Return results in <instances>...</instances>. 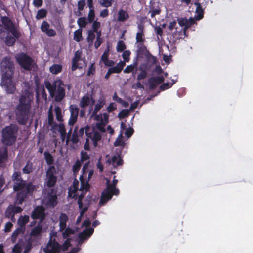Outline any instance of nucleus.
Segmentation results:
<instances>
[{"mask_svg":"<svg viewBox=\"0 0 253 253\" xmlns=\"http://www.w3.org/2000/svg\"><path fill=\"white\" fill-rule=\"evenodd\" d=\"M33 163L28 161L26 166L23 168L22 171L24 174H30L33 172Z\"/></svg>","mask_w":253,"mask_h":253,"instance_id":"obj_29","label":"nucleus"},{"mask_svg":"<svg viewBox=\"0 0 253 253\" xmlns=\"http://www.w3.org/2000/svg\"><path fill=\"white\" fill-rule=\"evenodd\" d=\"M16 39L14 36L7 35L5 38L4 42L8 46H12L14 45Z\"/></svg>","mask_w":253,"mask_h":253,"instance_id":"obj_30","label":"nucleus"},{"mask_svg":"<svg viewBox=\"0 0 253 253\" xmlns=\"http://www.w3.org/2000/svg\"><path fill=\"white\" fill-rule=\"evenodd\" d=\"M22 211L23 209L21 207L10 205L8 206L5 211V216L8 218L11 219L12 221H14V220H15V214L17 213H20Z\"/></svg>","mask_w":253,"mask_h":253,"instance_id":"obj_11","label":"nucleus"},{"mask_svg":"<svg viewBox=\"0 0 253 253\" xmlns=\"http://www.w3.org/2000/svg\"><path fill=\"white\" fill-rule=\"evenodd\" d=\"M19 65L26 71H31L34 67V61L29 55L24 53H21L15 57Z\"/></svg>","mask_w":253,"mask_h":253,"instance_id":"obj_6","label":"nucleus"},{"mask_svg":"<svg viewBox=\"0 0 253 253\" xmlns=\"http://www.w3.org/2000/svg\"><path fill=\"white\" fill-rule=\"evenodd\" d=\"M164 81V78L162 76L152 77L150 78L148 80L150 89H154L158 85L162 83Z\"/></svg>","mask_w":253,"mask_h":253,"instance_id":"obj_16","label":"nucleus"},{"mask_svg":"<svg viewBox=\"0 0 253 253\" xmlns=\"http://www.w3.org/2000/svg\"><path fill=\"white\" fill-rule=\"evenodd\" d=\"M90 158L89 155L87 154V153L86 152H84L82 151L81 153V160L80 161L81 163L84 162L85 161L89 160Z\"/></svg>","mask_w":253,"mask_h":253,"instance_id":"obj_58","label":"nucleus"},{"mask_svg":"<svg viewBox=\"0 0 253 253\" xmlns=\"http://www.w3.org/2000/svg\"><path fill=\"white\" fill-rule=\"evenodd\" d=\"M113 0H100L99 3L105 7H108L112 5Z\"/></svg>","mask_w":253,"mask_h":253,"instance_id":"obj_54","label":"nucleus"},{"mask_svg":"<svg viewBox=\"0 0 253 253\" xmlns=\"http://www.w3.org/2000/svg\"><path fill=\"white\" fill-rule=\"evenodd\" d=\"M95 38V35L94 34V32H93L92 30H88V36L86 39L90 45H91L93 44Z\"/></svg>","mask_w":253,"mask_h":253,"instance_id":"obj_38","label":"nucleus"},{"mask_svg":"<svg viewBox=\"0 0 253 253\" xmlns=\"http://www.w3.org/2000/svg\"><path fill=\"white\" fill-rule=\"evenodd\" d=\"M77 23L80 28L85 27L87 24V22L86 21V18L81 17L79 18L77 20Z\"/></svg>","mask_w":253,"mask_h":253,"instance_id":"obj_49","label":"nucleus"},{"mask_svg":"<svg viewBox=\"0 0 253 253\" xmlns=\"http://www.w3.org/2000/svg\"><path fill=\"white\" fill-rule=\"evenodd\" d=\"M129 16L127 12L123 9L119 11L117 20L119 22H124L129 18Z\"/></svg>","mask_w":253,"mask_h":253,"instance_id":"obj_26","label":"nucleus"},{"mask_svg":"<svg viewBox=\"0 0 253 253\" xmlns=\"http://www.w3.org/2000/svg\"><path fill=\"white\" fill-rule=\"evenodd\" d=\"M82 55V51L80 50H78L74 53V56L72 59V61L75 62H78L81 60Z\"/></svg>","mask_w":253,"mask_h":253,"instance_id":"obj_45","label":"nucleus"},{"mask_svg":"<svg viewBox=\"0 0 253 253\" xmlns=\"http://www.w3.org/2000/svg\"><path fill=\"white\" fill-rule=\"evenodd\" d=\"M79 136L78 135V126H76L72 133V138L70 141L73 144H77L79 141Z\"/></svg>","mask_w":253,"mask_h":253,"instance_id":"obj_34","label":"nucleus"},{"mask_svg":"<svg viewBox=\"0 0 253 253\" xmlns=\"http://www.w3.org/2000/svg\"><path fill=\"white\" fill-rule=\"evenodd\" d=\"M109 50H106L103 53L101 56V60L104 64L108 67H112L114 65V62L113 60L108 59Z\"/></svg>","mask_w":253,"mask_h":253,"instance_id":"obj_23","label":"nucleus"},{"mask_svg":"<svg viewBox=\"0 0 253 253\" xmlns=\"http://www.w3.org/2000/svg\"><path fill=\"white\" fill-rule=\"evenodd\" d=\"M126 48V45L123 41L119 40L117 44L116 50L118 52H121Z\"/></svg>","mask_w":253,"mask_h":253,"instance_id":"obj_39","label":"nucleus"},{"mask_svg":"<svg viewBox=\"0 0 253 253\" xmlns=\"http://www.w3.org/2000/svg\"><path fill=\"white\" fill-rule=\"evenodd\" d=\"M196 13L197 14V19L200 20L203 18L204 11L200 3H196Z\"/></svg>","mask_w":253,"mask_h":253,"instance_id":"obj_33","label":"nucleus"},{"mask_svg":"<svg viewBox=\"0 0 253 253\" xmlns=\"http://www.w3.org/2000/svg\"><path fill=\"white\" fill-rule=\"evenodd\" d=\"M45 253H60L61 245L56 240L55 238L50 237L45 247L43 249Z\"/></svg>","mask_w":253,"mask_h":253,"instance_id":"obj_8","label":"nucleus"},{"mask_svg":"<svg viewBox=\"0 0 253 253\" xmlns=\"http://www.w3.org/2000/svg\"><path fill=\"white\" fill-rule=\"evenodd\" d=\"M68 220L67 215L65 213H61L59 217V231H63L66 227V223Z\"/></svg>","mask_w":253,"mask_h":253,"instance_id":"obj_22","label":"nucleus"},{"mask_svg":"<svg viewBox=\"0 0 253 253\" xmlns=\"http://www.w3.org/2000/svg\"><path fill=\"white\" fill-rule=\"evenodd\" d=\"M106 101L104 98H100L95 104L92 115L96 114L105 105Z\"/></svg>","mask_w":253,"mask_h":253,"instance_id":"obj_24","label":"nucleus"},{"mask_svg":"<svg viewBox=\"0 0 253 253\" xmlns=\"http://www.w3.org/2000/svg\"><path fill=\"white\" fill-rule=\"evenodd\" d=\"M54 110L56 114V118L57 120L59 122L62 121L63 117L62 115V111L61 108L59 106H56L55 107Z\"/></svg>","mask_w":253,"mask_h":253,"instance_id":"obj_42","label":"nucleus"},{"mask_svg":"<svg viewBox=\"0 0 253 253\" xmlns=\"http://www.w3.org/2000/svg\"><path fill=\"white\" fill-rule=\"evenodd\" d=\"M18 127L14 124L6 126L2 130V142L6 146H10L15 144Z\"/></svg>","mask_w":253,"mask_h":253,"instance_id":"obj_4","label":"nucleus"},{"mask_svg":"<svg viewBox=\"0 0 253 253\" xmlns=\"http://www.w3.org/2000/svg\"><path fill=\"white\" fill-rule=\"evenodd\" d=\"M47 13V11L46 9H41L38 11L37 15H36V18L38 20L43 19L46 16Z\"/></svg>","mask_w":253,"mask_h":253,"instance_id":"obj_40","label":"nucleus"},{"mask_svg":"<svg viewBox=\"0 0 253 253\" xmlns=\"http://www.w3.org/2000/svg\"><path fill=\"white\" fill-rule=\"evenodd\" d=\"M45 205L47 207H54L57 204L56 191L52 188L50 189L45 199Z\"/></svg>","mask_w":253,"mask_h":253,"instance_id":"obj_10","label":"nucleus"},{"mask_svg":"<svg viewBox=\"0 0 253 253\" xmlns=\"http://www.w3.org/2000/svg\"><path fill=\"white\" fill-rule=\"evenodd\" d=\"M138 31L136 35V44L140 43H144L145 38L144 35V26L142 23H139L137 25Z\"/></svg>","mask_w":253,"mask_h":253,"instance_id":"obj_15","label":"nucleus"},{"mask_svg":"<svg viewBox=\"0 0 253 253\" xmlns=\"http://www.w3.org/2000/svg\"><path fill=\"white\" fill-rule=\"evenodd\" d=\"M13 189L16 192L15 202L21 205L29 196H32L36 189L32 182L23 179L20 172H14L12 175Z\"/></svg>","mask_w":253,"mask_h":253,"instance_id":"obj_1","label":"nucleus"},{"mask_svg":"<svg viewBox=\"0 0 253 253\" xmlns=\"http://www.w3.org/2000/svg\"><path fill=\"white\" fill-rule=\"evenodd\" d=\"M42 231V227L40 225L38 224L31 230L30 235L33 237L38 236L41 234Z\"/></svg>","mask_w":253,"mask_h":253,"instance_id":"obj_35","label":"nucleus"},{"mask_svg":"<svg viewBox=\"0 0 253 253\" xmlns=\"http://www.w3.org/2000/svg\"><path fill=\"white\" fill-rule=\"evenodd\" d=\"M56 123L54 121V116L53 113L50 109L48 112V123L50 126H53Z\"/></svg>","mask_w":253,"mask_h":253,"instance_id":"obj_51","label":"nucleus"},{"mask_svg":"<svg viewBox=\"0 0 253 253\" xmlns=\"http://www.w3.org/2000/svg\"><path fill=\"white\" fill-rule=\"evenodd\" d=\"M137 54L138 57L141 58L144 57L145 58L147 55L151 57V53L147 50L144 43L137 44Z\"/></svg>","mask_w":253,"mask_h":253,"instance_id":"obj_17","label":"nucleus"},{"mask_svg":"<svg viewBox=\"0 0 253 253\" xmlns=\"http://www.w3.org/2000/svg\"><path fill=\"white\" fill-rule=\"evenodd\" d=\"M107 162L109 164H112L113 167H117L123 165V160L119 156L114 155L111 158H109Z\"/></svg>","mask_w":253,"mask_h":253,"instance_id":"obj_21","label":"nucleus"},{"mask_svg":"<svg viewBox=\"0 0 253 253\" xmlns=\"http://www.w3.org/2000/svg\"><path fill=\"white\" fill-rule=\"evenodd\" d=\"M91 101L92 105L94 103V100L92 98H90L88 95H85L81 98L79 105L81 108H85L89 105Z\"/></svg>","mask_w":253,"mask_h":253,"instance_id":"obj_19","label":"nucleus"},{"mask_svg":"<svg viewBox=\"0 0 253 253\" xmlns=\"http://www.w3.org/2000/svg\"><path fill=\"white\" fill-rule=\"evenodd\" d=\"M81 163L79 160H77L75 162V164L73 165V168H72L74 174L76 175L77 173H78V172L81 168Z\"/></svg>","mask_w":253,"mask_h":253,"instance_id":"obj_43","label":"nucleus"},{"mask_svg":"<svg viewBox=\"0 0 253 253\" xmlns=\"http://www.w3.org/2000/svg\"><path fill=\"white\" fill-rule=\"evenodd\" d=\"M85 6V0H80L78 2V9L79 11L83 10Z\"/></svg>","mask_w":253,"mask_h":253,"instance_id":"obj_63","label":"nucleus"},{"mask_svg":"<svg viewBox=\"0 0 253 253\" xmlns=\"http://www.w3.org/2000/svg\"><path fill=\"white\" fill-rule=\"evenodd\" d=\"M80 180L81 182V187L80 189V191L85 190V192H87L89 190L90 186L88 183V181L85 182L84 176L81 175L80 177Z\"/></svg>","mask_w":253,"mask_h":253,"instance_id":"obj_27","label":"nucleus"},{"mask_svg":"<svg viewBox=\"0 0 253 253\" xmlns=\"http://www.w3.org/2000/svg\"><path fill=\"white\" fill-rule=\"evenodd\" d=\"M63 82L60 80V84L57 88L56 84L52 85L49 82L45 84L46 88L48 90L51 97H55V100L56 102L61 101L65 96V90L64 87Z\"/></svg>","mask_w":253,"mask_h":253,"instance_id":"obj_5","label":"nucleus"},{"mask_svg":"<svg viewBox=\"0 0 253 253\" xmlns=\"http://www.w3.org/2000/svg\"><path fill=\"white\" fill-rule=\"evenodd\" d=\"M64 230L62 233V237L64 239L69 238L68 237L74 233V230L70 228H65Z\"/></svg>","mask_w":253,"mask_h":253,"instance_id":"obj_47","label":"nucleus"},{"mask_svg":"<svg viewBox=\"0 0 253 253\" xmlns=\"http://www.w3.org/2000/svg\"><path fill=\"white\" fill-rule=\"evenodd\" d=\"M57 171L55 166H50L46 174L47 176L46 185L48 188H52L56 184L57 179Z\"/></svg>","mask_w":253,"mask_h":253,"instance_id":"obj_9","label":"nucleus"},{"mask_svg":"<svg viewBox=\"0 0 253 253\" xmlns=\"http://www.w3.org/2000/svg\"><path fill=\"white\" fill-rule=\"evenodd\" d=\"M126 63L124 61H120L116 66L110 68L113 73H120L123 69Z\"/></svg>","mask_w":253,"mask_h":253,"instance_id":"obj_28","label":"nucleus"},{"mask_svg":"<svg viewBox=\"0 0 253 253\" xmlns=\"http://www.w3.org/2000/svg\"><path fill=\"white\" fill-rule=\"evenodd\" d=\"M139 70H140L141 72L137 76V80L140 81L145 79L147 76V73L145 69H143L141 67L139 68Z\"/></svg>","mask_w":253,"mask_h":253,"instance_id":"obj_41","label":"nucleus"},{"mask_svg":"<svg viewBox=\"0 0 253 253\" xmlns=\"http://www.w3.org/2000/svg\"><path fill=\"white\" fill-rule=\"evenodd\" d=\"M45 217V209L42 206H37L32 211L31 217L33 219H40L42 221Z\"/></svg>","mask_w":253,"mask_h":253,"instance_id":"obj_13","label":"nucleus"},{"mask_svg":"<svg viewBox=\"0 0 253 253\" xmlns=\"http://www.w3.org/2000/svg\"><path fill=\"white\" fill-rule=\"evenodd\" d=\"M116 176L114 177L112 183L111 184H108L107 185V187H109L111 189H113V190L114 192H116L115 194H119V190L117 188H116V186L118 183V180L115 179Z\"/></svg>","mask_w":253,"mask_h":253,"instance_id":"obj_44","label":"nucleus"},{"mask_svg":"<svg viewBox=\"0 0 253 253\" xmlns=\"http://www.w3.org/2000/svg\"><path fill=\"white\" fill-rule=\"evenodd\" d=\"M151 57L147 55L145 58L147 60L148 63H151L152 65L155 64L157 63V58L156 57L152 55L151 54Z\"/></svg>","mask_w":253,"mask_h":253,"instance_id":"obj_59","label":"nucleus"},{"mask_svg":"<svg viewBox=\"0 0 253 253\" xmlns=\"http://www.w3.org/2000/svg\"><path fill=\"white\" fill-rule=\"evenodd\" d=\"M95 73V63H92L90 64L88 70L87 72V75L90 76V75H93Z\"/></svg>","mask_w":253,"mask_h":253,"instance_id":"obj_57","label":"nucleus"},{"mask_svg":"<svg viewBox=\"0 0 253 253\" xmlns=\"http://www.w3.org/2000/svg\"><path fill=\"white\" fill-rule=\"evenodd\" d=\"M95 18V14L94 9H90L88 14V21L89 23H92Z\"/></svg>","mask_w":253,"mask_h":253,"instance_id":"obj_60","label":"nucleus"},{"mask_svg":"<svg viewBox=\"0 0 253 253\" xmlns=\"http://www.w3.org/2000/svg\"><path fill=\"white\" fill-rule=\"evenodd\" d=\"M21 250L22 249L20 245L19 244H16L12 249V253H21Z\"/></svg>","mask_w":253,"mask_h":253,"instance_id":"obj_64","label":"nucleus"},{"mask_svg":"<svg viewBox=\"0 0 253 253\" xmlns=\"http://www.w3.org/2000/svg\"><path fill=\"white\" fill-rule=\"evenodd\" d=\"M71 246V243H70V239L67 238L64 243L61 245V251L62 250L63 251H67L68 248Z\"/></svg>","mask_w":253,"mask_h":253,"instance_id":"obj_50","label":"nucleus"},{"mask_svg":"<svg viewBox=\"0 0 253 253\" xmlns=\"http://www.w3.org/2000/svg\"><path fill=\"white\" fill-rule=\"evenodd\" d=\"M115 193L116 192H114L113 189H111L107 186L106 189H105L102 192L99 201V204L101 205H103L112 198L113 195H117L119 194Z\"/></svg>","mask_w":253,"mask_h":253,"instance_id":"obj_12","label":"nucleus"},{"mask_svg":"<svg viewBox=\"0 0 253 253\" xmlns=\"http://www.w3.org/2000/svg\"><path fill=\"white\" fill-rule=\"evenodd\" d=\"M69 111L70 116L68 120V125L69 126H73L77 122L79 113V108L76 105L72 104L69 106Z\"/></svg>","mask_w":253,"mask_h":253,"instance_id":"obj_14","label":"nucleus"},{"mask_svg":"<svg viewBox=\"0 0 253 253\" xmlns=\"http://www.w3.org/2000/svg\"><path fill=\"white\" fill-rule=\"evenodd\" d=\"M62 66L60 64H54L49 68L50 72L53 74H57L61 72Z\"/></svg>","mask_w":253,"mask_h":253,"instance_id":"obj_31","label":"nucleus"},{"mask_svg":"<svg viewBox=\"0 0 253 253\" xmlns=\"http://www.w3.org/2000/svg\"><path fill=\"white\" fill-rule=\"evenodd\" d=\"M0 70L2 75L1 86L5 88L7 93H14L16 89L12 81L14 65L9 57L5 56L3 58L0 63Z\"/></svg>","mask_w":253,"mask_h":253,"instance_id":"obj_3","label":"nucleus"},{"mask_svg":"<svg viewBox=\"0 0 253 253\" xmlns=\"http://www.w3.org/2000/svg\"><path fill=\"white\" fill-rule=\"evenodd\" d=\"M131 52L129 50H125L122 54V57L124 59V61L128 62L130 60V56Z\"/></svg>","mask_w":253,"mask_h":253,"instance_id":"obj_53","label":"nucleus"},{"mask_svg":"<svg viewBox=\"0 0 253 253\" xmlns=\"http://www.w3.org/2000/svg\"><path fill=\"white\" fill-rule=\"evenodd\" d=\"M8 158L7 148L3 147L0 148V168L4 166L5 161Z\"/></svg>","mask_w":253,"mask_h":253,"instance_id":"obj_20","label":"nucleus"},{"mask_svg":"<svg viewBox=\"0 0 253 253\" xmlns=\"http://www.w3.org/2000/svg\"><path fill=\"white\" fill-rule=\"evenodd\" d=\"M29 217L28 215H24V216H20L18 220V224L19 225L20 228H24L25 225L29 222Z\"/></svg>","mask_w":253,"mask_h":253,"instance_id":"obj_32","label":"nucleus"},{"mask_svg":"<svg viewBox=\"0 0 253 253\" xmlns=\"http://www.w3.org/2000/svg\"><path fill=\"white\" fill-rule=\"evenodd\" d=\"M129 114V110L127 109L122 110L118 114V117L119 119H123L127 117Z\"/></svg>","mask_w":253,"mask_h":253,"instance_id":"obj_55","label":"nucleus"},{"mask_svg":"<svg viewBox=\"0 0 253 253\" xmlns=\"http://www.w3.org/2000/svg\"><path fill=\"white\" fill-rule=\"evenodd\" d=\"M74 39L78 42L83 40L82 28H79L74 32Z\"/></svg>","mask_w":253,"mask_h":253,"instance_id":"obj_36","label":"nucleus"},{"mask_svg":"<svg viewBox=\"0 0 253 253\" xmlns=\"http://www.w3.org/2000/svg\"><path fill=\"white\" fill-rule=\"evenodd\" d=\"M94 232V229L92 228H86L80 232L79 237L81 241H84L90 237Z\"/></svg>","mask_w":253,"mask_h":253,"instance_id":"obj_18","label":"nucleus"},{"mask_svg":"<svg viewBox=\"0 0 253 253\" xmlns=\"http://www.w3.org/2000/svg\"><path fill=\"white\" fill-rule=\"evenodd\" d=\"M174 84V82L171 84L168 82L163 83L161 85H160V86L159 87V89L161 91H164L166 89H168L171 87V86Z\"/></svg>","mask_w":253,"mask_h":253,"instance_id":"obj_52","label":"nucleus"},{"mask_svg":"<svg viewBox=\"0 0 253 253\" xmlns=\"http://www.w3.org/2000/svg\"><path fill=\"white\" fill-rule=\"evenodd\" d=\"M102 138L101 135L97 131H95L93 133L92 140H95L96 141H99Z\"/></svg>","mask_w":253,"mask_h":253,"instance_id":"obj_62","label":"nucleus"},{"mask_svg":"<svg viewBox=\"0 0 253 253\" xmlns=\"http://www.w3.org/2000/svg\"><path fill=\"white\" fill-rule=\"evenodd\" d=\"M60 133V135H62L64 134H66V129L65 126L62 123H60L59 125L56 123H55L54 125L52 126L51 130H57Z\"/></svg>","mask_w":253,"mask_h":253,"instance_id":"obj_25","label":"nucleus"},{"mask_svg":"<svg viewBox=\"0 0 253 253\" xmlns=\"http://www.w3.org/2000/svg\"><path fill=\"white\" fill-rule=\"evenodd\" d=\"M195 23V21L192 18H190L189 19H187L186 25V27H184V32L185 33L186 30H187L189 27L194 25Z\"/></svg>","mask_w":253,"mask_h":253,"instance_id":"obj_61","label":"nucleus"},{"mask_svg":"<svg viewBox=\"0 0 253 253\" xmlns=\"http://www.w3.org/2000/svg\"><path fill=\"white\" fill-rule=\"evenodd\" d=\"M105 125L106 124L104 123L103 122H98L96 123L95 127L100 132L105 133L106 132V129L105 128Z\"/></svg>","mask_w":253,"mask_h":253,"instance_id":"obj_48","label":"nucleus"},{"mask_svg":"<svg viewBox=\"0 0 253 253\" xmlns=\"http://www.w3.org/2000/svg\"><path fill=\"white\" fill-rule=\"evenodd\" d=\"M137 62H135L134 64L127 66L126 68L124 70L123 72L124 73L127 74L130 73L137 67Z\"/></svg>","mask_w":253,"mask_h":253,"instance_id":"obj_46","label":"nucleus"},{"mask_svg":"<svg viewBox=\"0 0 253 253\" xmlns=\"http://www.w3.org/2000/svg\"><path fill=\"white\" fill-rule=\"evenodd\" d=\"M1 23L4 25V29L10 32L16 38H19L21 36L20 31L15 26L12 21L7 16H1Z\"/></svg>","mask_w":253,"mask_h":253,"instance_id":"obj_7","label":"nucleus"},{"mask_svg":"<svg viewBox=\"0 0 253 253\" xmlns=\"http://www.w3.org/2000/svg\"><path fill=\"white\" fill-rule=\"evenodd\" d=\"M50 25L46 21H44L42 23L41 26V29L42 31L45 33L49 29Z\"/></svg>","mask_w":253,"mask_h":253,"instance_id":"obj_56","label":"nucleus"},{"mask_svg":"<svg viewBox=\"0 0 253 253\" xmlns=\"http://www.w3.org/2000/svg\"><path fill=\"white\" fill-rule=\"evenodd\" d=\"M33 100L32 93L28 91L23 93L19 97L18 103L15 109L16 119L19 125H26Z\"/></svg>","mask_w":253,"mask_h":253,"instance_id":"obj_2","label":"nucleus"},{"mask_svg":"<svg viewBox=\"0 0 253 253\" xmlns=\"http://www.w3.org/2000/svg\"><path fill=\"white\" fill-rule=\"evenodd\" d=\"M44 155L46 163L49 165H52L54 162L52 155L47 151L44 152Z\"/></svg>","mask_w":253,"mask_h":253,"instance_id":"obj_37","label":"nucleus"}]
</instances>
